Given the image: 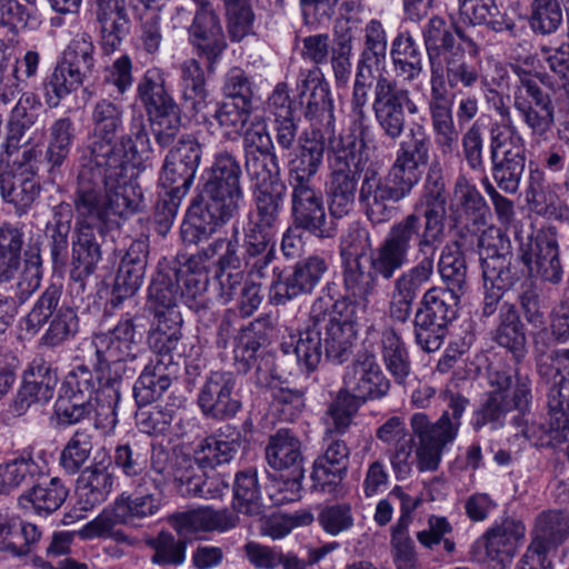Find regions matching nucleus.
Masks as SVG:
<instances>
[{"mask_svg":"<svg viewBox=\"0 0 569 569\" xmlns=\"http://www.w3.org/2000/svg\"><path fill=\"white\" fill-rule=\"evenodd\" d=\"M495 341L510 351L519 362L527 355L526 328L513 303L503 302L499 308Z\"/></svg>","mask_w":569,"mask_h":569,"instance_id":"58836bf2","label":"nucleus"},{"mask_svg":"<svg viewBox=\"0 0 569 569\" xmlns=\"http://www.w3.org/2000/svg\"><path fill=\"white\" fill-rule=\"evenodd\" d=\"M201 146L192 136H182L167 154L160 177L161 184L171 197L167 211L157 212L159 222L169 227L177 213L176 200L183 198L190 189L201 160ZM158 210L160 208L158 207Z\"/></svg>","mask_w":569,"mask_h":569,"instance_id":"9d476101","label":"nucleus"},{"mask_svg":"<svg viewBox=\"0 0 569 569\" xmlns=\"http://www.w3.org/2000/svg\"><path fill=\"white\" fill-rule=\"evenodd\" d=\"M436 250L432 248L426 252H419L421 254L419 262L403 271L392 282L388 305V315L391 320L400 323L409 320L415 300L433 274Z\"/></svg>","mask_w":569,"mask_h":569,"instance_id":"f3484780","label":"nucleus"},{"mask_svg":"<svg viewBox=\"0 0 569 569\" xmlns=\"http://www.w3.org/2000/svg\"><path fill=\"white\" fill-rule=\"evenodd\" d=\"M363 149L352 134L328 139L330 174L327 194L330 213L336 218H343L353 210L358 181L368 161Z\"/></svg>","mask_w":569,"mask_h":569,"instance_id":"423d86ee","label":"nucleus"},{"mask_svg":"<svg viewBox=\"0 0 569 569\" xmlns=\"http://www.w3.org/2000/svg\"><path fill=\"white\" fill-rule=\"evenodd\" d=\"M244 169L252 191L283 184L279 180V162L274 152L244 153Z\"/></svg>","mask_w":569,"mask_h":569,"instance_id":"5fc2aeb1","label":"nucleus"},{"mask_svg":"<svg viewBox=\"0 0 569 569\" xmlns=\"http://www.w3.org/2000/svg\"><path fill=\"white\" fill-rule=\"evenodd\" d=\"M143 196L138 184L114 188L77 182L74 192L76 228L72 237V277L93 273L102 252L94 231L103 234L141 210Z\"/></svg>","mask_w":569,"mask_h":569,"instance_id":"7ed1b4c3","label":"nucleus"},{"mask_svg":"<svg viewBox=\"0 0 569 569\" xmlns=\"http://www.w3.org/2000/svg\"><path fill=\"white\" fill-rule=\"evenodd\" d=\"M241 166L228 151L216 154L203 186V203H193L181 227L183 241L197 243L227 223L240 209L243 190L240 184Z\"/></svg>","mask_w":569,"mask_h":569,"instance_id":"20e7f679","label":"nucleus"},{"mask_svg":"<svg viewBox=\"0 0 569 569\" xmlns=\"http://www.w3.org/2000/svg\"><path fill=\"white\" fill-rule=\"evenodd\" d=\"M568 536L569 513L548 511L538 517L530 545L549 555V552L562 543Z\"/></svg>","mask_w":569,"mask_h":569,"instance_id":"09e8293b","label":"nucleus"},{"mask_svg":"<svg viewBox=\"0 0 569 569\" xmlns=\"http://www.w3.org/2000/svg\"><path fill=\"white\" fill-rule=\"evenodd\" d=\"M460 16L472 26L486 23L495 32H513L515 21L501 13L495 0H457Z\"/></svg>","mask_w":569,"mask_h":569,"instance_id":"49530a36","label":"nucleus"},{"mask_svg":"<svg viewBox=\"0 0 569 569\" xmlns=\"http://www.w3.org/2000/svg\"><path fill=\"white\" fill-rule=\"evenodd\" d=\"M250 114V104L229 100L217 104L213 118L226 138L237 139L241 136Z\"/></svg>","mask_w":569,"mask_h":569,"instance_id":"0e129e2a","label":"nucleus"},{"mask_svg":"<svg viewBox=\"0 0 569 569\" xmlns=\"http://www.w3.org/2000/svg\"><path fill=\"white\" fill-rule=\"evenodd\" d=\"M520 260L531 276H539L551 283H559L562 279L559 247L553 233H538L529 248L522 250Z\"/></svg>","mask_w":569,"mask_h":569,"instance_id":"c85d7f7f","label":"nucleus"},{"mask_svg":"<svg viewBox=\"0 0 569 569\" xmlns=\"http://www.w3.org/2000/svg\"><path fill=\"white\" fill-rule=\"evenodd\" d=\"M490 390L481 407L475 412L471 425L476 431L490 425L497 430L505 425L506 417L511 410L520 413L528 412L532 402L531 380L528 376L517 375L513 389L512 377L507 371L489 373Z\"/></svg>","mask_w":569,"mask_h":569,"instance_id":"6e6552de","label":"nucleus"},{"mask_svg":"<svg viewBox=\"0 0 569 569\" xmlns=\"http://www.w3.org/2000/svg\"><path fill=\"white\" fill-rule=\"evenodd\" d=\"M457 36L469 48V57L461 47H457L455 52L447 53L442 59V88L445 91L457 89L459 87L465 89L475 88L478 83L482 82V64L478 58L479 46L477 42L466 36L462 31H457Z\"/></svg>","mask_w":569,"mask_h":569,"instance_id":"393cba45","label":"nucleus"},{"mask_svg":"<svg viewBox=\"0 0 569 569\" xmlns=\"http://www.w3.org/2000/svg\"><path fill=\"white\" fill-rule=\"evenodd\" d=\"M390 56L398 76L412 82L423 71L421 50L409 31L399 32L391 43Z\"/></svg>","mask_w":569,"mask_h":569,"instance_id":"a18cd8bd","label":"nucleus"},{"mask_svg":"<svg viewBox=\"0 0 569 569\" xmlns=\"http://www.w3.org/2000/svg\"><path fill=\"white\" fill-rule=\"evenodd\" d=\"M430 139L422 127L410 130L400 142L391 170L413 188L420 180L419 168L428 163Z\"/></svg>","mask_w":569,"mask_h":569,"instance_id":"2f4dec72","label":"nucleus"},{"mask_svg":"<svg viewBox=\"0 0 569 569\" xmlns=\"http://www.w3.org/2000/svg\"><path fill=\"white\" fill-rule=\"evenodd\" d=\"M548 413L552 429H569V381H555L547 395Z\"/></svg>","mask_w":569,"mask_h":569,"instance_id":"774afa93","label":"nucleus"},{"mask_svg":"<svg viewBox=\"0 0 569 569\" xmlns=\"http://www.w3.org/2000/svg\"><path fill=\"white\" fill-rule=\"evenodd\" d=\"M138 94L144 104L156 142L169 147L181 128L180 109L164 88V80L158 70H148L138 84Z\"/></svg>","mask_w":569,"mask_h":569,"instance_id":"ddd939ff","label":"nucleus"},{"mask_svg":"<svg viewBox=\"0 0 569 569\" xmlns=\"http://www.w3.org/2000/svg\"><path fill=\"white\" fill-rule=\"evenodd\" d=\"M284 191L283 184L254 190L256 211L249 214V221L277 230Z\"/></svg>","mask_w":569,"mask_h":569,"instance_id":"680f3d73","label":"nucleus"},{"mask_svg":"<svg viewBox=\"0 0 569 569\" xmlns=\"http://www.w3.org/2000/svg\"><path fill=\"white\" fill-rule=\"evenodd\" d=\"M298 90L305 117L317 123L327 122L329 127L332 126L335 116L330 89L318 67L301 71Z\"/></svg>","mask_w":569,"mask_h":569,"instance_id":"a878e982","label":"nucleus"},{"mask_svg":"<svg viewBox=\"0 0 569 569\" xmlns=\"http://www.w3.org/2000/svg\"><path fill=\"white\" fill-rule=\"evenodd\" d=\"M87 74L60 61L43 82L44 100L48 107L56 108L60 101L76 91Z\"/></svg>","mask_w":569,"mask_h":569,"instance_id":"8fccbe9b","label":"nucleus"},{"mask_svg":"<svg viewBox=\"0 0 569 569\" xmlns=\"http://www.w3.org/2000/svg\"><path fill=\"white\" fill-rule=\"evenodd\" d=\"M172 269L160 271L149 286L148 303L154 317L166 316L169 311H178L179 290Z\"/></svg>","mask_w":569,"mask_h":569,"instance_id":"4d7b16f0","label":"nucleus"},{"mask_svg":"<svg viewBox=\"0 0 569 569\" xmlns=\"http://www.w3.org/2000/svg\"><path fill=\"white\" fill-rule=\"evenodd\" d=\"M272 330L271 318L261 317L242 328L236 338L233 359L237 370L247 373L257 362V352Z\"/></svg>","mask_w":569,"mask_h":569,"instance_id":"e433bc0d","label":"nucleus"},{"mask_svg":"<svg viewBox=\"0 0 569 569\" xmlns=\"http://www.w3.org/2000/svg\"><path fill=\"white\" fill-rule=\"evenodd\" d=\"M325 137L317 128L306 131L299 140L298 151L288 161V180L318 181L323 164Z\"/></svg>","mask_w":569,"mask_h":569,"instance_id":"72a5a7b5","label":"nucleus"},{"mask_svg":"<svg viewBox=\"0 0 569 569\" xmlns=\"http://www.w3.org/2000/svg\"><path fill=\"white\" fill-rule=\"evenodd\" d=\"M233 507L248 516H260L263 511L257 471L247 469L236 476Z\"/></svg>","mask_w":569,"mask_h":569,"instance_id":"bf43d9fd","label":"nucleus"},{"mask_svg":"<svg viewBox=\"0 0 569 569\" xmlns=\"http://www.w3.org/2000/svg\"><path fill=\"white\" fill-rule=\"evenodd\" d=\"M68 497V489L59 478H51L32 486L23 492L18 503L23 509H31L38 515L48 516L57 511Z\"/></svg>","mask_w":569,"mask_h":569,"instance_id":"37998d69","label":"nucleus"},{"mask_svg":"<svg viewBox=\"0 0 569 569\" xmlns=\"http://www.w3.org/2000/svg\"><path fill=\"white\" fill-rule=\"evenodd\" d=\"M93 14L99 24L101 46L107 53L116 51L129 33L130 19L124 0H93Z\"/></svg>","mask_w":569,"mask_h":569,"instance_id":"7c9ffc66","label":"nucleus"},{"mask_svg":"<svg viewBox=\"0 0 569 569\" xmlns=\"http://www.w3.org/2000/svg\"><path fill=\"white\" fill-rule=\"evenodd\" d=\"M371 83L363 72V67L358 64L356 79L353 83V91L351 98V108L353 116V130L358 132L357 141L360 148H367L373 134L370 124L367 123L368 117L365 107L368 102V93Z\"/></svg>","mask_w":569,"mask_h":569,"instance_id":"6e6d98bb","label":"nucleus"},{"mask_svg":"<svg viewBox=\"0 0 569 569\" xmlns=\"http://www.w3.org/2000/svg\"><path fill=\"white\" fill-rule=\"evenodd\" d=\"M525 533L526 528L519 520L496 521L472 543L470 555L481 563H503L516 555Z\"/></svg>","mask_w":569,"mask_h":569,"instance_id":"6ab92c4d","label":"nucleus"},{"mask_svg":"<svg viewBox=\"0 0 569 569\" xmlns=\"http://www.w3.org/2000/svg\"><path fill=\"white\" fill-rule=\"evenodd\" d=\"M461 296L446 288L432 287L423 293L416 311L447 327L457 316Z\"/></svg>","mask_w":569,"mask_h":569,"instance_id":"3c124183","label":"nucleus"},{"mask_svg":"<svg viewBox=\"0 0 569 569\" xmlns=\"http://www.w3.org/2000/svg\"><path fill=\"white\" fill-rule=\"evenodd\" d=\"M438 271L446 289L465 295L467 290V264L463 253L455 243L446 246L438 261Z\"/></svg>","mask_w":569,"mask_h":569,"instance_id":"13d9d810","label":"nucleus"},{"mask_svg":"<svg viewBox=\"0 0 569 569\" xmlns=\"http://www.w3.org/2000/svg\"><path fill=\"white\" fill-rule=\"evenodd\" d=\"M37 473L39 466L30 455L0 463V493H9L21 485L31 482Z\"/></svg>","mask_w":569,"mask_h":569,"instance_id":"338daca9","label":"nucleus"},{"mask_svg":"<svg viewBox=\"0 0 569 569\" xmlns=\"http://www.w3.org/2000/svg\"><path fill=\"white\" fill-rule=\"evenodd\" d=\"M91 343L98 361L100 390L108 393L112 407L120 401L123 375L129 371L123 363L136 360L140 350L133 319H121L112 329L96 333Z\"/></svg>","mask_w":569,"mask_h":569,"instance_id":"39448f33","label":"nucleus"},{"mask_svg":"<svg viewBox=\"0 0 569 569\" xmlns=\"http://www.w3.org/2000/svg\"><path fill=\"white\" fill-rule=\"evenodd\" d=\"M288 181L291 188V208L296 224L319 238L332 237L335 229L327 220L319 182Z\"/></svg>","mask_w":569,"mask_h":569,"instance_id":"aec40b11","label":"nucleus"},{"mask_svg":"<svg viewBox=\"0 0 569 569\" xmlns=\"http://www.w3.org/2000/svg\"><path fill=\"white\" fill-rule=\"evenodd\" d=\"M428 108L438 150L443 157L457 153L460 133L453 120L452 99L442 86H430Z\"/></svg>","mask_w":569,"mask_h":569,"instance_id":"bb28decb","label":"nucleus"},{"mask_svg":"<svg viewBox=\"0 0 569 569\" xmlns=\"http://www.w3.org/2000/svg\"><path fill=\"white\" fill-rule=\"evenodd\" d=\"M171 23L173 29L188 30L191 43L210 64L216 62L227 48L219 19L206 0H193L188 6L177 7Z\"/></svg>","mask_w":569,"mask_h":569,"instance_id":"f8f14e48","label":"nucleus"},{"mask_svg":"<svg viewBox=\"0 0 569 569\" xmlns=\"http://www.w3.org/2000/svg\"><path fill=\"white\" fill-rule=\"evenodd\" d=\"M124 108L118 98H101L91 108L92 141L80 158L77 182L117 188L138 184L127 177L128 163L147 160L152 152L142 113L132 114L128 133L113 140L123 128Z\"/></svg>","mask_w":569,"mask_h":569,"instance_id":"f257e3e1","label":"nucleus"},{"mask_svg":"<svg viewBox=\"0 0 569 569\" xmlns=\"http://www.w3.org/2000/svg\"><path fill=\"white\" fill-rule=\"evenodd\" d=\"M266 457L271 468L288 471V479L283 482L287 493L280 501L298 500L302 488L301 480L305 476V459L300 440L290 430L280 429L270 437Z\"/></svg>","mask_w":569,"mask_h":569,"instance_id":"a211bd4d","label":"nucleus"},{"mask_svg":"<svg viewBox=\"0 0 569 569\" xmlns=\"http://www.w3.org/2000/svg\"><path fill=\"white\" fill-rule=\"evenodd\" d=\"M457 31L455 26L439 16L428 20L422 29V39L430 63V86H442V59L455 52Z\"/></svg>","mask_w":569,"mask_h":569,"instance_id":"cd10ccee","label":"nucleus"},{"mask_svg":"<svg viewBox=\"0 0 569 569\" xmlns=\"http://www.w3.org/2000/svg\"><path fill=\"white\" fill-rule=\"evenodd\" d=\"M23 233L10 224L0 226V282L14 278L20 268Z\"/></svg>","mask_w":569,"mask_h":569,"instance_id":"052dcab7","label":"nucleus"},{"mask_svg":"<svg viewBox=\"0 0 569 569\" xmlns=\"http://www.w3.org/2000/svg\"><path fill=\"white\" fill-rule=\"evenodd\" d=\"M447 217L446 184L439 163L429 167L423 192L413 211L392 223L381 243L371 253L372 271L389 280L409 263V254L417 242L418 252L437 249L445 237Z\"/></svg>","mask_w":569,"mask_h":569,"instance_id":"f03ea898","label":"nucleus"},{"mask_svg":"<svg viewBox=\"0 0 569 569\" xmlns=\"http://www.w3.org/2000/svg\"><path fill=\"white\" fill-rule=\"evenodd\" d=\"M326 271L327 263L318 256L300 260L293 267L278 273L274 269V279L270 286L271 302L284 305L300 295L311 293Z\"/></svg>","mask_w":569,"mask_h":569,"instance_id":"4be33fe9","label":"nucleus"},{"mask_svg":"<svg viewBox=\"0 0 569 569\" xmlns=\"http://www.w3.org/2000/svg\"><path fill=\"white\" fill-rule=\"evenodd\" d=\"M343 286L346 291L356 298L351 301L365 303L366 309L368 296L375 288V278L366 270L361 259L343 260Z\"/></svg>","mask_w":569,"mask_h":569,"instance_id":"69168bd1","label":"nucleus"},{"mask_svg":"<svg viewBox=\"0 0 569 569\" xmlns=\"http://www.w3.org/2000/svg\"><path fill=\"white\" fill-rule=\"evenodd\" d=\"M373 96L372 109L379 128L390 140H398L406 128L405 109L409 114H417L419 107L408 89L386 74L378 76Z\"/></svg>","mask_w":569,"mask_h":569,"instance_id":"4468645a","label":"nucleus"},{"mask_svg":"<svg viewBox=\"0 0 569 569\" xmlns=\"http://www.w3.org/2000/svg\"><path fill=\"white\" fill-rule=\"evenodd\" d=\"M237 378L230 371H211L198 392V405L204 416L213 419L234 417L241 408L236 390Z\"/></svg>","mask_w":569,"mask_h":569,"instance_id":"5701e85b","label":"nucleus"},{"mask_svg":"<svg viewBox=\"0 0 569 569\" xmlns=\"http://www.w3.org/2000/svg\"><path fill=\"white\" fill-rule=\"evenodd\" d=\"M172 361L156 359L144 367L133 386V396L140 407L157 401L168 390L172 382Z\"/></svg>","mask_w":569,"mask_h":569,"instance_id":"ea45409f","label":"nucleus"},{"mask_svg":"<svg viewBox=\"0 0 569 569\" xmlns=\"http://www.w3.org/2000/svg\"><path fill=\"white\" fill-rule=\"evenodd\" d=\"M550 73L537 69L538 59L527 56L510 64L511 71L519 79V72H525L528 79L538 81L555 94L569 100V43L558 49H543Z\"/></svg>","mask_w":569,"mask_h":569,"instance_id":"b1692460","label":"nucleus"},{"mask_svg":"<svg viewBox=\"0 0 569 569\" xmlns=\"http://www.w3.org/2000/svg\"><path fill=\"white\" fill-rule=\"evenodd\" d=\"M365 315V303L352 302L350 297L336 301L330 297L317 298L310 308V319L316 321L328 359L342 363L351 355L358 321Z\"/></svg>","mask_w":569,"mask_h":569,"instance_id":"0eeeda50","label":"nucleus"},{"mask_svg":"<svg viewBox=\"0 0 569 569\" xmlns=\"http://www.w3.org/2000/svg\"><path fill=\"white\" fill-rule=\"evenodd\" d=\"M174 480L179 492L187 497L216 499L228 488V482L213 467H200L194 461H188L184 467L178 468Z\"/></svg>","mask_w":569,"mask_h":569,"instance_id":"c756f323","label":"nucleus"},{"mask_svg":"<svg viewBox=\"0 0 569 569\" xmlns=\"http://www.w3.org/2000/svg\"><path fill=\"white\" fill-rule=\"evenodd\" d=\"M93 436L86 429H78L67 441L59 456V465L63 471L74 476L82 471L93 448Z\"/></svg>","mask_w":569,"mask_h":569,"instance_id":"e2e57ef3","label":"nucleus"},{"mask_svg":"<svg viewBox=\"0 0 569 569\" xmlns=\"http://www.w3.org/2000/svg\"><path fill=\"white\" fill-rule=\"evenodd\" d=\"M342 383L341 390L359 405L385 398L391 388L376 356L369 351L358 353L345 368Z\"/></svg>","mask_w":569,"mask_h":569,"instance_id":"dca6fc26","label":"nucleus"},{"mask_svg":"<svg viewBox=\"0 0 569 569\" xmlns=\"http://www.w3.org/2000/svg\"><path fill=\"white\" fill-rule=\"evenodd\" d=\"M483 288L507 292L521 279L520 256L515 257L493 231H483L478 238Z\"/></svg>","mask_w":569,"mask_h":569,"instance_id":"2eb2a0df","label":"nucleus"},{"mask_svg":"<svg viewBox=\"0 0 569 569\" xmlns=\"http://www.w3.org/2000/svg\"><path fill=\"white\" fill-rule=\"evenodd\" d=\"M39 192V182L33 173L22 166L0 173L1 197L7 203L12 204L19 214L31 208Z\"/></svg>","mask_w":569,"mask_h":569,"instance_id":"c9c22d12","label":"nucleus"},{"mask_svg":"<svg viewBox=\"0 0 569 569\" xmlns=\"http://www.w3.org/2000/svg\"><path fill=\"white\" fill-rule=\"evenodd\" d=\"M114 477L108 468L94 463L84 468L77 479L76 493L83 510L104 502L112 491Z\"/></svg>","mask_w":569,"mask_h":569,"instance_id":"4c0bfd02","label":"nucleus"},{"mask_svg":"<svg viewBox=\"0 0 569 569\" xmlns=\"http://www.w3.org/2000/svg\"><path fill=\"white\" fill-rule=\"evenodd\" d=\"M182 318L179 311H169L166 316L154 317L148 336L150 349L157 359L172 361L171 353L177 349L181 339Z\"/></svg>","mask_w":569,"mask_h":569,"instance_id":"c03bdc74","label":"nucleus"},{"mask_svg":"<svg viewBox=\"0 0 569 569\" xmlns=\"http://www.w3.org/2000/svg\"><path fill=\"white\" fill-rule=\"evenodd\" d=\"M350 451L342 440L330 442L313 462L311 479L316 490L335 493L347 475Z\"/></svg>","mask_w":569,"mask_h":569,"instance_id":"473e14b6","label":"nucleus"},{"mask_svg":"<svg viewBox=\"0 0 569 569\" xmlns=\"http://www.w3.org/2000/svg\"><path fill=\"white\" fill-rule=\"evenodd\" d=\"M241 446V432L226 425L216 433L204 438L194 453V462L200 467H213L229 463Z\"/></svg>","mask_w":569,"mask_h":569,"instance_id":"f704fd0d","label":"nucleus"},{"mask_svg":"<svg viewBox=\"0 0 569 569\" xmlns=\"http://www.w3.org/2000/svg\"><path fill=\"white\" fill-rule=\"evenodd\" d=\"M490 134L491 176L503 192H518L526 168V144L513 124L493 122Z\"/></svg>","mask_w":569,"mask_h":569,"instance_id":"1a4fd4ad","label":"nucleus"},{"mask_svg":"<svg viewBox=\"0 0 569 569\" xmlns=\"http://www.w3.org/2000/svg\"><path fill=\"white\" fill-rule=\"evenodd\" d=\"M413 436L418 439L416 463L421 472L436 471L441 462L443 449L455 440L456 427L445 419L430 422L427 415L417 412L410 419Z\"/></svg>","mask_w":569,"mask_h":569,"instance_id":"412c9836","label":"nucleus"},{"mask_svg":"<svg viewBox=\"0 0 569 569\" xmlns=\"http://www.w3.org/2000/svg\"><path fill=\"white\" fill-rule=\"evenodd\" d=\"M182 99L188 109L200 112L208 104L206 79L200 63L188 59L180 66Z\"/></svg>","mask_w":569,"mask_h":569,"instance_id":"603ef678","label":"nucleus"},{"mask_svg":"<svg viewBox=\"0 0 569 569\" xmlns=\"http://www.w3.org/2000/svg\"><path fill=\"white\" fill-rule=\"evenodd\" d=\"M513 107L529 130L532 141L547 142L555 126V107L533 106L526 97L516 93Z\"/></svg>","mask_w":569,"mask_h":569,"instance_id":"de8ad7c7","label":"nucleus"},{"mask_svg":"<svg viewBox=\"0 0 569 569\" xmlns=\"http://www.w3.org/2000/svg\"><path fill=\"white\" fill-rule=\"evenodd\" d=\"M161 499L154 493H121L112 505V523L139 526L158 513Z\"/></svg>","mask_w":569,"mask_h":569,"instance_id":"79ce46f5","label":"nucleus"},{"mask_svg":"<svg viewBox=\"0 0 569 569\" xmlns=\"http://www.w3.org/2000/svg\"><path fill=\"white\" fill-rule=\"evenodd\" d=\"M76 139V128L69 117L52 122L47 140L46 160L51 169L59 168L68 158Z\"/></svg>","mask_w":569,"mask_h":569,"instance_id":"864d4df0","label":"nucleus"},{"mask_svg":"<svg viewBox=\"0 0 569 569\" xmlns=\"http://www.w3.org/2000/svg\"><path fill=\"white\" fill-rule=\"evenodd\" d=\"M288 348H293L297 361L306 371H315L321 362L325 353L322 336L316 321L309 318L303 330L297 333L290 332L289 340L282 342V349L288 352Z\"/></svg>","mask_w":569,"mask_h":569,"instance_id":"a19ab883","label":"nucleus"},{"mask_svg":"<svg viewBox=\"0 0 569 569\" xmlns=\"http://www.w3.org/2000/svg\"><path fill=\"white\" fill-rule=\"evenodd\" d=\"M358 200L368 220L380 224L391 219L393 204L405 199L412 188L391 169L381 174L373 164L363 167Z\"/></svg>","mask_w":569,"mask_h":569,"instance_id":"9b49d317","label":"nucleus"}]
</instances>
